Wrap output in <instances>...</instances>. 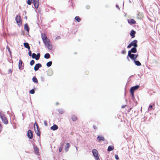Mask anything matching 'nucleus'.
Here are the masks:
<instances>
[{"label": "nucleus", "instance_id": "obj_1", "mask_svg": "<svg viewBox=\"0 0 160 160\" xmlns=\"http://www.w3.org/2000/svg\"><path fill=\"white\" fill-rule=\"evenodd\" d=\"M140 87V86L137 85L131 87L130 90V92L131 94L132 97L134 98V91L138 89Z\"/></svg>", "mask_w": 160, "mask_h": 160}, {"label": "nucleus", "instance_id": "obj_2", "mask_svg": "<svg viewBox=\"0 0 160 160\" xmlns=\"http://www.w3.org/2000/svg\"><path fill=\"white\" fill-rule=\"evenodd\" d=\"M41 37L45 44L49 43L50 41L45 33H43L41 34Z\"/></svg>", "mask_w": 160, "mask_h": 160}, {"label": "nucleus", "instance_id": "obj_3", "mask_svg": "<svg viewBox=\"0 0 160 160\" xmlns=\"http://www.w3.org/2000/svg\"><path fill=\"white\" fill-rule=\"evenodd\" d=\"M92 153L96 160H100L98 156L99 153L97 150L93 149L92 151Z\"/></svg>", "mask_w": 160, "mask_h": 160}, {"label": "nucleus", "instance_id": "obj_4", "mask_svg": "<svg viewBox=\"0 0 160 160\" xmlns=\"http://www.w3.org/2000/svg\"><path fill=\"white\" fill-rule=\"evenodd\" d=\"M137 42V40H134L129 44L127 48H130L132 46H133L134 47L137 48L138 47Z\"/></svg>", "mask_w": 160, "mask_h": 160}, {"label": "nucleus", "instance_id": "obj_5", "mask_svg": "<svg viewBox=\"0 0 160 160\" xmlns=\"http://www.w3.org/2000/svg\"><path fill=\"white\" fill-rule=\"evenodd\" d=\"M15 20L17 24L18 25H20L22 24V21L21 20L20 16H17L16 17Z\"/></svg>", "mask_w": 160, "mask_h": 160}, {"label": "nucleus", "instance_id": "obj_6", "mask_svg": "<svg viewBox=\"0 0 160 160\" xmlns=\"http://www.w3.org/2000/svg\"><path fill=\"white\" fill-rule=\"evenodd\" d=\"M40 53H38L37 55H36V54L35 53H33L32 54V58H35L36 60H38L40 57Z\"/></svg>", "mask_w": 160, "mask_h": 160}, {"label": "nucleus", "instance_id": "obj_7", "mask_svg": "<svg viewBox=\"0 0 160 160\" xmlns=\"http://www.w3.org/2000/svg\"><path fill=\"white\" fill-rule=\"evenodd\" d=\"M128 57H129L132 60L135 61V54H132L131 53H130V51H128V56L127 57L128 59Z\"/></svg>", "mask_w": 160, "mask_h": 160}, {"label": "nucleus", "instance_id": "obj_8", "mask_svg": "<svg viewBox=\"0 0 160 160\" xmlns=\"http://www.w3.org/2000/svg\"><path fill=\"white\" fill-rule=\"evenodd\" d=\"M39 0H34L33 1V3H34V5L35 8L38 9L39 6Z\"/></svg>", "mask_w": 160, "mask_h": 160}, {"label": "nucleus", "instance_id": "obj_9", "mask_svg": "<svg viewBox=\"0 0 160 160\" xmlns=\"http://www.w3.org/2000/svg\"><path fill=\"white\" fill-rule=\"evenodd\" d=\"M27 136L29 139H32L33 137L32 132L31 130H29L28 131Z\"/></svg>", "mask_w": 160, "mask_h": 160}, {"label": "nucleus", "instance_id": "obj_10", "mask_svg": "<svg viewBox=\"0 0 160 160\" xmlns=\"http://www.w3.org/2000/svg\"><path fill=\"white\" fill-rule=\"evenodd\" d=\"M45 45L49 50H52V45L50 42H49V43H48L47 44H45Z\"/></svg>", "mask_w": 160, "mask_h": 160}, {"label": "nucleus", "instance_id": "obj_11", "mask_svg": "<svg viewBox=\"0 0 160 160\" xmlns=\"http://www.w3.org/2000/svg\"><path fill=\"white\" fill-rule=\"evenodd\" d=\"M42 65L40 63L36 64L34 68V70L36 71L38 70L40 68L42 67Z\"/></svg>", "mask_w": 160, "mask_h": 160}, {"label": "nucleus", "instance_id": "obj_12", "mask_svg": "<svg viewBox=\"0 0 160 160\" xmlns=\"http://www.w3.org/2000/svg\"><path fill=\"white\" fill-rule=\"evenodd\" d=\"M1 119L3 122L5 124H7L8 123V121L7 118L4 116L2 117Z\"/></svg>", "mask_w": 160, "mask_h": 160}, {"label": "nucleus", "instance_id": "obj_13", "mask_svg": "<svg viewBox=\"0 0 160 160\" xmlns=\"http://www.w3.org/2000/svg\"><path fill=\"white\" fill-rule=\"evenodd\" d=\"M128 22L130 24H134L136 23V21L133 19H128Z\"/></svg>", "mask_w": 160, "mask_h": 160}, {"label": "nucleus", "instance_id": "obj_14", "mask_svg": "<svg viewBox=\"0 0 160 160\" xmlns=\"http://www.w3.org/2000/svg\"><path fill=\"white\" fill-rule=\"evenodd\" d=\"M34 129L35 132L38 136H40V132L39 129H36L35 126L34 127Z\"/></svg>", "mask_w": 160, "mask_h": 160}, {"label": "nucleus", "instance_id": "obj_15", "mask_svg": "<svg viewBox=\"0 0 160 160\" xmlns=\"http://www.w3.org/2000/svg\"><path fill=\"white\" fill-rule=\"evenodd\" d=\"M58 126L56 124H54L53 126H52L50 128L53 131L56 130L58 129Z\"/></svg>", "mask_w": 160, "mask_h": 160}, {"label": "nucleus", "instance_id": "obj_16", "mask_svg": "<svg viewBox=\"0 0 160 160\" xmlns=\"http://www.w3.org/2000/svg\"><path fill=\"white\" fill-rule=\"evenodd\" d=\"M97 139H98V142H100L101 141H104L105 138L104 137L101 136H98L97 137Z\"/></svg>", "mask_w": 160, "mask_h": 160}, {"label": "nucleus", "instance_id": "obj_17", "mask_svg": "<svg viewBox=\"0 0 160 160\" xmlns=\"http://www.w3.org/2000/svg\"><path fill=\"white\" fill-rule=\"evenodd\" d=\"M136 33V32L133 30H132L130 34V36L132 37V38H134L135 37V34Z\"/></svg>", "mask_w": 160, "mask_h": 160}, {"label": "nucleus", "instance_id": "obj_18", "mask_svg": "<svg viewBox=\"0 0 160 160\" xmlns=\"http://www.w3.org/2000/svg\"><path fill=\"white\" fill-rule=\"evenodd\" d=\"M24 47L27 48L28 50L30 49V47L29 46V44L28 42H24L23 43Z\"/></svg>", "mask_w": 160, "mask_h": 160}, {"label": "nucleus", "instance_id": "obj_19", "mask_svg": "<svg viewBox=\"0 0 160 160\" xmlns=\"http://www.w3.org/2000/svg\"><path fill=\"white\" fill-rule=\"evenodd\" d=\"M24 29L25 30L27 31L28 32H29V28L28 25L27 24H26L24 25Z\"/></svg>", "mask_w": 160, "mask_h": 160}, {"label": "nucleus", "instance_id": "obj_20", "mask_svg": "<svg viewBox=\"0 0 160 160\" xmlns=\"http://www.w3.org/2000/svg\"><path fill=\"white\" fill-rule=\"evenodd\" d=\"M70 145L69 143H67L66 144V147H65V150L66 152H67L68 151V150L69 148H70Z\"/></svg>", "mask_w": 160, "mask_h": 160}, {"label": "nucleus", "instance_id": "obj_21", "mask_svg": "<svg viewBox=\"0 0 160 160\" xmlns=\"http://www.w3.org/2000/svg\"><path fill=\"white\" fill-rule=\"evenodd\" d=\"M136 48L134 47L133 48H132L130 50H129V51L130 52V53H131L132 52L134 53H136L137 51V49Z\"/></svg>", "mask_w": 160, "mask_h": 160}, {"label": "nucleus", "instance_id": "obj_22", "mask_svg": "<svg viewBox=\"0 0 160 160\" xmlns=\"http://www.w3.org/2000/svg\"><path fill=\"white\" fill-rule=\"evenodd\" d=\"M71 119L73 121H75L77 120V118L75 115H73L72 116Z\"/></svg>", "mask_w": 160, "mask_h": 160}, {"label": "nucleus", "instance_id": "obj_23", "mask_svg": "<svg viewBox=\"0 0 160 160\" xmlns=\"http://www.w3.org/2000/svg\"><path fill=\"white\" fill-rule=\"evenodd\" d=\"M60 144H61V146L59 148V152H61L62 151V149L63 148V146L64 145V144L63 142H62V143H61Z\"/></svg>", "mask_w": 160, "mask_h": 160}, {"label": "nucleus", "instance_id": "obj_24", "mask_svg": "<svg viewBox=\"0 0 160 160\" xmlns=\"http://www.w3.org/2000/svg\"><path fill=\"white\" fill-rule=\"evenodd\" d=\"M114 149V147L113 146H109L108 148V151H110L113 150Z\"/></svg>", "mask_w": 160, "mask_h": 160}, {"label": "nucleus", "instance_id": "obj_25", "mask_svg": "<svg viewBox=\"0 0 160 160\" xmlns=\"http://www.w3.org/2000/svg\"><path fill=\"white\" fill-rule=\"evenodd\" d=\"M134 61L136 65L138 66H140L141 65V63L138 61H136L135 60V61Z\"/></svg>", "mask_w": 160, "mask_h": 160}, {"label": "nucleus", "instance_id": "obj_26", "mask_svg": "<svg viewBox=\"0 0 160 160\" xmlns=\"http://www.w3.org/2000/svg\"><path fill=\"white\" fill-rule=\"evenodd\" d=\"M50 55L48 53H46L45 54L44 57L46 59H48L50 58Z\"/></svg>", "mask_w": 160, "mask_h": 160}, {"label": "nucleus", "instance_id": "obj_27", "mask_svg": "<svg viewBox=\"0 0 160 160\" xmlns=\"http://www.w3.org/2000/svg\"><path fill=\"white\" fill-rule=\"evenodd\" d=\"M34 151L36 153H38L39 149L38 148V147L36 146H35L34 147Z\"/></svg>", "mask_w": 160, "mask_h": 160}, {"label": "nucleus", "instance_id": "obj_28", "mask_svg": "<svg viewBox=\"0 0 160 160\" xmlns=\"http://www.w3.org/2000/svg\"><path fill=\"white\" fill-rule=\"evenodd\" d=\"M22 62L21 60H20L19 61V64H18V67L19 69L21 67H22Z\"/></svg>", "mask_w": 160, "mask_h": 160}, {"label": "nucleus", "instance_id": "obj_29", "mask_svg": "<svg viewBox=\"0 0 160 160\" xmlns=\"http://www.w3.org/2000/svg\"><path fill=\"white\" fill-rule=\"evenodd\" d=\"M75 19L78 22H80V21L81 20V18H80V17L79 16H78L76 17H75Z\"/></svg>", "mask_w": 160, "mask_h": 160}, {"label": "nucleus", "instance_id": "obj_30", "mask_svg": "<svg viewBox=\"0 0 160 160\" xmlns=\"http://www.w3.org/2000/svg\"><path fill=\"white\" fill-rule=\"evenodd\" d=\"M32 80L35 83H38V81L36 77H34L33 78Z\"/></svg>", "mask_w": 160, "mask_h": 160}, {"label": "nucleus", "instance_id": "obj_31", "mask_svg": "<svg viewBox=\"0 0 160 160\" xmlns=\"http://www.w3.org/2000/svg\"><path fill=\"white\" fill-rule=\"evenodd\" d=\"M52 62L51 61H50L47 63V66L48 67H49L52 65Z\"/></svg>", "mask_w": 160, "mask_h": 160}, {"label": "nucleus", "instance_id": "obj_32", "mask_svg": "<svg viewBox=\"0 0 160 160\" xmlns=\"http://www.w3.org/2000/svg\"><path fill=\"white\" fill-rule=\"evenodd\" d=\"M155 103H151V110L153 109L154 108Z\"/></svg>", "mask_w": 160, "mask_h": 160}, {"label": "nucleus", "instance_id": "obj_33", "mask_svg": "<svg viewBox=\"0 0 160 160\" xmlns=\"http://www.w3.org/2000/svg\"><path fill=\"white\" fill-rule=\"evenodd\" d=\"M35 63L34 61L33 60H32L30 62V64L31 66L33 65Z\"/></svg>", "mask_w": 160, "mask_h": 160}, {"label": "nucleus", "instance_id": "obj_34", "mask_svg": "<svg viewBox=\"0 0 160 160\" xmlns=\"http://www.w3.org/2000/svg\"><path fill=\"white\" fill-rule=\"evenodd\" d=\"M34 92L35 91L34 89H32L29 91V93L32 94H34Z\"/></svg>", "mask_w": 160, "mask_h": 160}, {"label": "nucleus", "instance_id": "obj_35", "mask_svg": "<svg viewBox=\"0 0 160 160\" xmlns=\"http://www.w3.org/2000/svg\"><path fill=\"white\" fill-rule=\"evenodd\" d=\"M28 50V55L30 56H31L32 55V52H31V51L30 50V49H29V50Z\"/></svg>", "mask_w": 160, "mask_h": 160}, {"label": "nucleus", "instance_id": "obj_36", "mask_svg": "<svg viewBox=\"0 0 160 160\" xmlns=\"http://www.w3.org/2000/svg\"><path fill=\"white\" fill-rule=\"evenodd\" d=\"M27 4L29 5H30L31 3V0H28L27 1Z\"/></svg>", "mask_w": 160, "mask_h": 160}, {"label": "nucleus", "instance_id": "obj_37", "mask_svg": "<svg viewBox=\"0 0 160 160\" xmlns=\"http://www.w3.org/2000/svg\"><path fill=\"white\" fill-rule=\"evenodd\" d=\"M35 126L36 127L37 129H39V127H38L37 123L36 122H35L34 124V126H35Z\"/></svg>", "mask_w": 160, "mask_h": 160}, {"label": "nucleus", "instance_id": "obj_38", "mask_svg": "<svg viewBox=\"0 0 160 160\" xmlns=\"http://www.w3.org/2000/svg\"><path fill=\"white\" fill-rule=\"evenodd\" d=\"M115 158L116 159H117V160L119 159V157H118V155L115 154Z\"/></svg>", "mask_w": 160, "mask_h": 160}, {"label": "nucleus", "instance_id": "obj_39", "mask_svg": "<svg viewBox=\"0 0 160 160\" xmlns=\"http://www.w3.org/2000/svg\"><path fill=\"white\" fill-rule=\"evenodd\" d=\"M126 52L125 50H123L122 52V53L123 54H125L126 53Z\"/></svg>", "mask_w": 160, "mask_h": 160}, {"label": "nucleus", "instance_id": "obj_40", "mask_svg": "<svg viewBox=\"0 0 160 160\" xmlns=\"http://www.w3.org/2000/svg\"><path fill=\"white\" fill-rule=\"evenodd\" d=\"M44 123L45 126H47L48 125V123L47 121H44Z\"/></svg>", "mask_w": 160, "mask_h": 160}, {"label": "nucleus", "instance_id": "obj_41", "mask_svg": "<svg viewBox=\"0 0 160 160\" xmlns=\"http://www.w3.org/2000/svg\"><path fill=\"white\" fill-rule=\"evenodd\" d=\"M138 54H135V60H136V58L138 57Z\"/></svg>", "mask_w": 160, "mask_h": 160}, {"label": "nucleus", "instance_id": "obj_42", "mask_svg": "<svg viewBox=\"0 0 160 160\" xmlns=\"http://www.w3.org/2000/svg\"><path fill=\"white\" fill-rule=\"evenodd\" d=\"M3 116H4L2 115V114L1 112H0V118H1Z\"/></svg>", "mask_w": 160, "mask_h": 160}, {"label": "nucleus", "instance_id": "obj_43", "mask_svg": "<svg viewBox=\"0 0 160 160\" xmlns=\"http://www.w3.org/2000/svg\"><path fill=\"white\" fill-rule=\"evenodd\" d=\"M2 127L1 125V124L0 123V132H1V131L2 130Z\"/></svg>", "mask_w": 160, "mask_h": 160}, {"label": "nucleus", "instance_id": "obj_44", "mask_svg": "<svg viewBox=\"0 0 160 160\" xmlns=\"http://www.w3.org/2000/svg\"><path fill=\"white\" fill-rule=\"evenodd\" d=\"M139 14H138V19H140V18H141L142 17V16L141 17H139Z\"/></svg>", "mask_w": 160, "mask_h": 160}, {"label": "nucleus", "instance_id": "obj_45", "mask_svg": "<svg viewBox=\"0 0 160 160\" xmlns=\"http://www.w3.org/2000/svg\"><path fill=\"white\" fill-rule=\"evenodd\" d=\"M60 38V36H58L56 38V39H59Z\"/></svg>", "mask_w": 160, "mask_h": 160}, {"label": "nucleus", "instance_id": "obj_46", "mask_svg": "<svg viewBox=\"0 0 160 160\" xmlns=\"http://www.w3.org/2000/svg\"><path fill=\"white\" fill-rule=\"evenodd\" d=\"M126 106V105H123L122 106V108H124Z\"/></svg>", "mask_w": 160, "mask_h": 160}, {"label": "nucleus", "instance_id": "obj_47", "mask_svg": "<svg viewBox=\"0 0 160 160\" xmlns=\"http://www.w3.org/2000/svg\"><path fill=\"white\" fill-rule=\"evenodd\" d=\"M73 133H74V132H71V133H70V134H71V135H72L73 134Z\"/></svg>", "mask_w": 160, "mask_h": 160}, {"label": "nucleus", "instance_id": "obj_48", "mask_svg": "<svg viewBox=\"0 0 160 160\" xmlns=\"http://www.w3.org/2000/svg\"><path fill=\"white\" fill-rule=\"evenodd\" d=\"M116 7L117 8H118V9H119V6H118V5H117L116 6Z\"/></svg>", "mask_w": 160, "mask_h": 160}, {"label": "nucleus", "instance_id": "obj_49", "mask_svg": "<svg viewBox=\"0 0 160 160\" xmlns=\"http://www.w3.org/2000/svg\"><path fill=\"white\" fill-rule=\"evenodd\" d=\"M94 129H96V128H95V126H94Z\"/></svg>", "mask_w": 160, "mask_h": 160}, {"label": "nucleus", "instance_id": "obj_50", "mask_svg": "<svg viewBox=\"0 0 160 160\" xmlns=\"http://www.w3.org/2000/svg\"><path fill=\"white\" fill-rule=\"evenodd\" d=\"M8 50H10V48H8Z\"/></svg>", "mask_w": 160, "mask_h": 160}, {"label": "nucleus", "instance_id": "obj_51", "mask_svg": "<svg viewBox=\"0 0 160 160\" xmlns=\"http://www.w3.org/2000/svg\"><path fill=\"white\" fill-rule=\"evenodd\" d=\"M31 1H33L34 0H31Z\"/></svg>", "mask_w": 160, "mask_h": 160}]
</instances>
